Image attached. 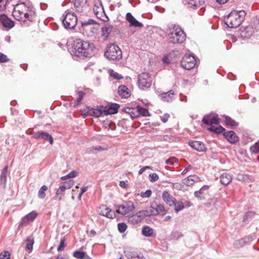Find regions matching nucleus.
I'll return each mask as SVG.
<instances>
[{
    "instance_id": "f257e3e1",
    "label": "nucleus",
    "mask_w": 259,
    "mask_h": 259,
    "mask_svg": "<svg viewBox=\"0 0 259 259\" xmlns=\"http://www.w3.org/2000/svg\"><path fill=\"white\" fill-rule=\"evenodd\" d=\"M12 15L16 20L23 22L28 20L32 22L34 20L36 13L30 2H21L14 6Z\"/></svg>"
},
{
    "instance_id": "f03ea898",
    "label": "nucleus",
    "mask_w": 259,
    "mask_h": 259,
    "mask_svg": "<svg viewBox=\"0 0 259 259\" xmlns=\"http://www.w3.org/2000/svg\"><path fill=\"white\" fill-rule=\"evenodd\" d=\"M93 44L88 41L76 38L72 45L73 52L78 57H87L90 51L92 50Z\"/></svg>"
},
{
    "instance_id": "7ed1b4c3",
    "label": "nucleus",
    "mask_w": 259,
    "mask_h": 259,
    "mask_svg": "<svg viewBox=\"0 0 259 259\" xmlns=\"http://www.w3.org/2000/svg\"><path fill=\"white\" fill-rule=\"evenodd\" d=\"M202 122L210 126L208 128V130L216 134H221L223 133L225 129L221 125L215 127L213 124H218L219 123L218 115L213 113H210L204 116Z\"/></svg>"
},
{
    "instance_id": "20e7f679",
    "label": "nucleus",
    "mask_w": 259,
    "mask_h": 259,
    "mask_svg": "<svg viewBox=\"0 0 259 259\" xmlns=\"http://www.w3.org/2000/svg\"><path fill=\"white\" fill-rule=\"evenodd\" d=\"M168 36L170 42L174 44H181L185 40L186 35L179 25H175L170 29Z\"/></svg>"
},
{
    "instance_id": "39448f33",
    "label": "nucleus",
    "mask_w": 259,
    "mask_h": 259,
    "mask_svg": "<svg viewBox=\"0 0 259 259\" xmlns=\"http://www.w3.org/2000/svg\"><path fill=\"white\" fill-rule=\"evenodd\" d=\"M242 11L234 10L224 17L225 23L230 28H237L242 23L243 20L241 13Z\"/></svg>"
},
{
    "instance_id": "423d86ee",
    "label": "nucleus",
    "mask_w": 259,
    "mask_h": 259,
    "mask_svg": "<svg viewBox=\"0 0 259 259\" xmlns=\"http://www.w3.org/2000/svg\"><path fill=\"white\" fill-rule=\"evenodd\" d=\"M104 56L109 60L118 61L122 58V52L117 44L114 43L107 48Z\"/></svg>"
},
{
    "instance_id": "0eeeda50",
    "label": "nucleus",
    "mask_w": 259,
    "mask_h": 259,
    "mask_svg": "<svg viewBox=\"0 0 259 259\" xmlns=\"http://www.w3.org/2000/svg\"><path fill=\"white\" fill-rule=\"evenodd\" d=\"M62 22L64 28L66 29H73L77 22V16L74 13L66 11L63 15Z\"/></svg>"
},
{
    "instance_id": "6e6552de",
    "label": "nucleus",
    "mask_w": 259,
    "mask_h": 259,
    "mask_svg": "<svg viewBox=\"0 0 259 259\" xmlns=\"http://www.w3.org/2000/svg\"><path fill=\"white\" fill-rule=\"evenodd\" d=\"M259 30V18L254 17L251 19L249 25L244 27V38L250 37L255 31Z\"/></svg>"
},
{
    "instance_id": "1a4fd4ad",
    "label": "nucleus",
    "mask_w": 259,
    "mask_h": 259,
    "mask_svg": "<svg viewBox=\"0 0 259 259\" xmlns=\"http://www.w3.org/2000/svg\"><path fill=\"white\" fill-rule=\"evenodd\" d=\"M152 80L148 73H142L138 76V86L141 90L148 89L151 85Z\"/></svg>"
},
{
    "instance_id": "9d476101",
    "label": "nucleus",
    "mask_w": 259,
    "mask_h": 259,
    "mask_svg": "<svg viewBox=\"0 0 259 259\" xmlns=\"http://www.w3.org/2000/svg\"><path fill=\"white\" fill-rule=\"evenodd\" d=\"M135 208V205L132 201H126L118 206L116 212L121 215H125L132 212Z\"/></svg>"
},
{
    "instance_id": "9b49d317",
    "label": "nucleus",
    "mask_w": 259,
    "mask_h": 259,
    "mask_svg": "<svg viewBox=\"0 0 259 259\" xmlns=\"http://www.w3.org/2000/svg\"><path fill=\"white\" fill-rule=\"evenodd\" d=\"M182 67L186 69L190 70L194 67L196 65V59L193 56L185 54L181 62Z\"/></svg>"
},
{
    "instance_id": "f8f14e48",
    "label": "nucleus",
    "mask_w": 259,
    "mask_h": 259,
    "mask_svg": "<svg viewBox=\"0 0 259 259\" xmlns=\"http://www.w3.org/2000/svg\"><path fill=\"white\" fill-rule=\"evenodd\" d=\"M124 253L128 259H145L141 252L130 247L124 248Z\"/></svg>"
},
{
    "instance_id": "ddd939ff",
    "label": "nucleus",
    "mask_w": 259,
    "mask_h": 259,
    "mask_svg": "<svg viewBox=\"0 0 259 259\" xmlns=\"http://www.w3.org/2000/svg\"><path fill=\"white\" fill-rule=\"evenodd\" d=\"M151 210H153L154 216L157 215H164L167 211L164 208V205L161 203H158L156 202H153L151 204Z\"/></svg>"
},
{
    "instance_id": "4468645a",
    "label": "nucleus",
    "mask_w": 259,
    "mask_h": 259,
    "mask_svg": "<svg viewBox=\"0 0 259 259\" xmlns=\"http://www.w3.org/2000/svg\"><path fill=\"white\" fill-rule=\"evenodd\" d=\"M33 137L34 139H41L49 141L50 144L51 145L53 144V139L52 136L49 133L42 131L34 133Z\"/></svg>"
},
{
    "instance_id": "2eb2a0df",
    "label": "nucleus",
    "mask_w": 259,
    "mask_h": 259,
    "mask_svg": "<svg viewBox=\"0 0 259 259\" xmlns=\"http://www.w3.org/2000/svg\"><path fill=\"white\" fill-rule=\"evenodd\" d=\"M98 213L100 215L105 216L109 219H113L116 215L115 212L106 205H103L100 207L98 210Z\"/></svg>"
},
{
    "instance_id": "dca6fc26",
    "label": "nucleus",
    "mask_w": 259,
    "mask_h": 259,
    "mask_svg": "<svg viewBox=\"0 0 259 259\" xmlns=\"http://www.w3.org/2000/svg\"><path fill=\"white\" fill-rule=\"evenodd\" d=\"M74 7L75 11L81 13L86 10L88 7L87 0H73Z\"/></svg>"
},
{
    "instance_id": "f3484780",
    "label": "nucleus",
    "mask_w": 259,
    "mask_h": 259,
    "mask_svg": "<svg viewBox=\"0 0 259 259\" xmlns=\"http://www.w3.org/2000/svg\"><path fill=\"white\" fill-rule=\"evenodd\" d=\"M74 185V182L72 180H69L64 183V185L60 186L57 189L56 194L61 196H64L65 191L66 189H70Z\"/></svg>"
},
{
    "instance_id": "a211bd4d",
    "label": "nucleus",
    "mask_w": 259,
    "mask_h": 259,
    "mask_svg": "<svg viewBox=\"0 0 259 259\" xmlns=\"http://www.w3.org/2000/svg\"><path fill=\"white\" fill-rule=\"evenodd\" d=\"M0 23L4 27L8 29H10L14 26V21L10 20L5 14L0 15Z\"/></svg>"
},
{
    "instance_id": "6ab92c4d",
    "label": "nucleus",
    "mask_w": 259,
    "mask_h": 259,
    "mask_svg": "<svg viewBox=\"0 0 259 259\" xmlns=\"http://www.w3.org/2000/svg\"><path fill=\"white\" fill-rule=\"evenodd\" d=\"M189 145L192 148L199 152H203L206 150L205 145L202 142L197 141H191L189 142Z\"/></svg>"
},
{
    "instance_id": "aec40b11",
    "label": "nucleus",
    "mask_w": 259,
    "mask_h": 259,
    "mask_svg": "<svg viewBox=\"0 0 259 259\" xmlns=\"http://www.w3.org/2000/svg\"><path fill=\"white\" fill-rule=\"evenodd\" d=\"M126 19L132 26L140 28L143 26V25L141 22L137 20L131 13L128 12L126 13Z\"/></svg>"
},
{
    "instance_id": "412c9836",
    "label": "nucleus",
    "mask_w": 259,
    "mask_h": 259,
    "mask_svg": "<svg viewBox=\"0 0 259 259\" xmlns=\"http://www.w3.org/2000/svg\"><path fill=\"white\" fill-rule=\"evenodd\" d=\"M183 3L189 7L196 9L199 7L204 3V1L200 0H183Z\"/></svg>"
},
{
    "instance_id": "4be33fe9",
    "label": "nucleus",
    "mask_w": 259,
    "mask_h": 259,
    "mask_svg": "<svg viewBox=\"0 0 259 259\" xmlns=\"http://www.w3.org/2000/svg\"><path fill=\"white\" fill-rule=\"evenodd\" d=\"M226 139L231 143H235L238 141V137L236 133L232 131L223 133Z\"/></svg>"
},
{
    "instance_id": "5701e85b",
    "label": "nucleus",
    "mask_w": 259,
    "mask_h": 259,
    "mask_svg": "<svg viewBox=\"0 0 259 259\" xmlns=\"http://www.w3.org/2000/svg\"><path fill=\"white\" fill-rule=\"evenodd\" d=\"M99 1V5L100 6L98 8L99 9V12L98 15H96V17L104 22H107L109 20V18L106 14L102 2L100 1Z\"/></svg>"
},
{
    "instance_id": "b1692460",
    "label": "nucleus",
    "mask_w": 259,
    "mask_h": 259,
    "mask_svg": "<svg viewBox=\"0 0 259 259\" xmlns=\"http://www.w3.org/2000/svg\"><path fill=\"white\" fill-rule=\"evenodd\" d=\"M184 184L188 186H192L195 182H200V178L197 175H193L188 176L184 179Z\"/></svg>"
},
{
    "instance_id": "393cba45",
    "label": "nucleus",
    "mask_w": 259,
    "mask_h": 259,
    "mask_svg": "<svg viewBox=\"0 0 259 259\" xmlns=\"http://www.w3.org/2000/svg\"><path fill=\"white\" fill-rule=\"evenodd\" d=\"M162 198L164 201L169 206L174 205L176 199L170 195L167 191H164L162 193Z\"/></svg>"
},
{
    "instance_id": "a878e982",
    "label": "nucleus",
    "mask_w": 259,
    "mask_h": 259,
    "mask_svg": "<svg viewBox=\"0 0 259 259\" xmlns=\"http://www.w3.org/2000/svg\"><path fill=\"white\" fill-rule=\"evenodd\" d=\"M119 105L118 104L114 103L110 106L107 109H104V115L116 114L118 112Z\"/></svg>"
},
{
    "instance_id": "bb28decb",
    "label": "nucleus",
    "mask_w": 259,
    "mask_h": 259,
    "mask_svg": "<svg viewBox=\"0 0 259 259\" xmlns=\"http://www.w3.org/2000/svg\"><path fill=\"white\" fill-rule=\"evenodd\" d=\"M118 92L122 98L127 99L131 96L128 88L124 85H120L118 87Z\"/></svg>"
},
{
    "instance_id": "cd10ccee",
    "label": "nucleus",
    "mask_w": 259,
    "mask_h": 259,
    "mask_svg": "<svg viewBox=\"0 0 259 259\" xmlns=\"http://www.w3.org/2000/svg\"><path fill=\"white\" fill-rule=\"evenodd\" d=\"M232 179V175L227 172H223L220 176V182L224 185H228Z\"/></svg>"
},
{
    "instance_id": "c85d7f7f",
    "label": "nucleus",
    "mask_w": 259,
    "mask_h": 259,
    "mask_svg": "<svg viewBox=\"0 0 259 259\" xmlns=\"http://www.w3.org/2000/svg\"><path fill=\"white\" fill-rule=\"evenodd\" d=\"M113 29L112 25L107 24L102 28V36L104 39H107Z\"/></svg>"
},
{
    "instance_id": "c756f323",
    "label": "nucleus",
    "mask_w": 259,
    "mask_h": 259,
    "mask_svg": "<svg viewBox=\"0 0 259 259\" xmlns=\"http://www.w3.org/2000/svg\"><path fill=\"white\" fill-rule=\"evenodd\" d=\"M174 92L172 90L161 94V97L164 101L171 102L174 99Z\"/></svg>"
},
{
    "instance_id": "7c9ffc66",
    "label": "nucleus",
    "mask_w": 259,
    "mask_h": 259,
    "mask_svg": "<svg viewBox=\"0 0 259 259\" xmlns=\"http://www.w3.org/2000/svg\"><path fill=\"white\" fill-rule=\"evenodd\" d=\"M154 214L153 210H151V206L147 209L140 210L137 212L138 217H140L141 220L144 217L154 215Z\"/></svg>"
},
{
    "instance_id": "2f4dec72",
    "label": "nucleus",
    "mask_w": 259,
    "mask_h": 259,
    "mask_svg": "<svg viewBox=\"0 0 259 259\" xmlns=\"http://www.w3.org/2000/svg\"><path fill=\"white\" fill-rule=\"evenodd\" d=\"M90 112H89V114H90L91 116L99 117L101 115H104V109H102L100 108H93L90 107Z\"/></svg>"
},
{
    "instance_id": "473e14b6",
    "label": "nucleus",
    "mask_w": 259,
    "mask_h": 259,
    "mask_svg": "<svg viewBox=\"0 0 259 259\" xmlns=\"http://www.w3.org/2000/svg\"><path fill=\"white\" fill-rule=\"evenodd\" d=\"M96 24V22L92 19H90L88 20L84 21L81 22V26L83 30H85L86 33L88 31V28L92 25Z\"/></svg>"
},
{
    "instance_id": "72a5a7b5",
    "label": "nucleus",
    "mask_w": 259,
    "mask_h": 259,
    "mask_svg": "<svg viewBox=\"0 0 259 259\" xmlns=\"http://www.w3.org/2000/svg\"><path fill=\"white\" fill-rule=\"evenodd\" d=\"M143 235L146 237L152 236L153 234V230L149 226H144L142 230Z\"/></svg>"
},
{
    "instance_id": "f704fd0d",
    "label": "nucleus",
    "mask_w": 259,
    "mask_h": 259,
    "mask_svg": "<svg viewBox=\"0 0 259 259\" xmlns=\"http://www.w3.org/2000/svg\"><path fill=\"white\" fill-rule=\"evenodd\" d=\"M8 167L7 165L5 166V167L2 169L1 174V180L0 182L1 184L6 185L7 181V175L8 172Z\"/></svg>"
},
{
    "instance_id": "c9c22d12",
    "label": "nucleus",
    "mask_w": 259,
    "mask_h": 259,
    "mask_svg": "<svg viewBox=\"0 0 259 259\" xmlns=\"http://www.w3.org/2000/svg\"><path fill=\"white\" fill-rule=\"evenodd\" d=\"M209 188V186L208 185L203 186L198 191L194 192V196L198 198L201 199V195L204 194V191H207Z\"/></svg>"
},
{
    "instance_id": "e433bc0d",
    "label": "nucleus",
    "mask_w": 259,
    "mask_h": 259,
    "mask_svg": "<svg viewBox=\"0 0 259 259\" xmlns=\"http://www.w3.org/2000/svg\"><path fill=\"white\" fill-rule=\"evenodd\" d=\"M137 110L138 113L143 116L147 117L150 116L149 111L146 108L141 107L140 106H137Z\"/></svg>"
},
{
    "instance_id": "4c0bfd02",
    "label": "nucleus",
    "mask_w": 259,
    "mask_h": 259,
    "mask_svg": "<svg viewBox=\"0 0 259 259\" xmlns=\"http://www.w3.org/2000/svg\"><path fill=\"white\" fill-rule=\"evenodd\" d=\"M175 206V210L176 212H179L184 208V203L180 201H176L175 200L174 205Z\"/></svg>"
},
{
    "instance_id": "58836bf2",
    "label": "nucleus",
    "mask_w": 259,
    "mask_h": 259,
    "mask_svg": "<svg viewBox=\"0 0 259 259\" xmlns=\"http://www.w3.org/2000/svg\"><path fill=\"white\" fill-rule=\"evenodd\" d=\"M182 232L179 231H172L170 235V240H178L183 236Z\"/></svg>"
},
{
    "instance_id": "ea45409f",
    "label": "nucleus",
    "mask_w": 259,
    "mask_h": 259,
    "mask_svg": "<svg viewBox=\"0 0 259 259\" xmlns=\"http://www.w3.org/2000/svg\"><path fill=\"white\" fill-rule=\"evenodd\" d=\"M84 95H85L84 93L82 91H78L77 92V98L74 103V107L79 105V104L81 103Z\"/></svg>"
},
{
    "instance_id": "a19ab883",
    "label": "nucleus",
    "mask_w": 259,
    "mask_h": 259,
    "mask_svg": "<svg viewBox=\"0 0 259 259\" xmlns=\"http://www.w3.org/2000/svg\"><path fill=\"white\" fill-rule=\"evenodd\" d=\"M48 190V187L46 185H43L39 190L38 192V197L40 199H44L46 197L45 191Z\"/></svg>"
},
{
    "instance_id": "79ce46f5",
    "label": "nucleus",
    "mask_w": 259,
    "mask_h": 259,
    "mask_svg": "<svg viewBox=\"0 0 259 259\" xmlns=\"http://www.w3.org/2000/svg\"><path fill=\"white\" fill-rule=\"evenodd\" d=\"M141 220V218L140 217H138L137 212L128 218V221L133 224H137L140 222Z\"/></svg>"
},
{
    "instance_id": "37998d69",
    "label": "nucleus",
    "mask_w": 259,
    "mask_h": 259,
    "mask_svg": "<svg viewBox=\"0 0 259 259\" xmlns=\"http://www.w3.org/2000/svg\"><path fill=\"white\" fill-rule=\"evenodd\" d=\"M97 28L92 25L88 28L87 34L89 36H93L97 34Z\"/></svg>"
},
{
    "instance_id": "c03bdc74",
    "label": "nucleus",
    "mask_w": 259,
    "mask_h": 259,
    "mask_svg": "<svg viewBox=\"0 0 259 259\" xmlns=\"http://www.w3.org/2000/svg\"><path fill=\"white\" fill-rule=\"evenodd\" d=\"M37 213L35 211H32L25 215V219L29 221H33L37 217Z\"/></svg>"
},
{
    "instance_id": "a18cd8bd",
    "label": "nucleus",
    "mask_w": 259,
    "mask_h": 259,
    "mask_svg": "<svg viewBox=\"0 0 259 259\" xmlns=\"http://www.w3.org/2000/svg\"><path fill=\"white\" fill-rule=\"evenodd\" d=\"M85 253L80 251H75L73 253V256L78 259H83L85 258Z\"/></svg>"
},
{
    "instance_id": "49530a36",
    "label": "nucleus",
    "mask_w": 259,
    "mask_h": 259,
    "mask_svg": "<svg viewBox=\"0 0 259 259\" xmlns=\"http://www.w3.org/2000/svg\"><path fill=\"white\" fill-rule=\"evenodd\" d=\"M225 122L227 125L230 126H236L237 125V122L228 116H225Z\"/></svg>"
},
{
    "instance_id": "de8ad7c7",
    "label": "nucleus",
    "mask_w": 259,
    "mask_h": 259,
    "mask_svg": "<svg viewBox=\"0 0 259 259\" xmlns=\"http://www.w3.org/2000/svg\"><path fill=\"white\" fill-rule=\"evenodd\" d=\"M26 248L29 250H31L33 248V244L34 243V241L33 239L29 237L27 238L26 240Z\"/></svg>"
},
{
    "instance_id": "09e8293b",
    "label": "nucleus",
    "mask_w": 259,
    "mask_h": 259,
    "mask_svg": "<svg viewBox=\"0 0 259 259\" xmlns=\"http://www.w3.org/2000/svg\"><path fill=\"white\" fill-rule=\"evenodd\" d=\"M110 75L113 78L117 79V80H119L120 79L123 78L122 76H121L120 74H118L117 72H115L113 70H111V71L110 72Z\"/></svg>"
},
{
    "instance_id": "8fccbe9b",
    "label": "nucleus",
    "mask_w": 259,
    "mask_h": 259,
    "mask_svg": "<svg viewBox=\"0 0 259 259\" xmlns=\"http://www.w3.org/2000/svg\"><path fill=\"white\" fill-rule=\"evenodd\" d=\"M117 228H118V231L120 233H123L126 231V230L127 229V226L124 223H120L118 224Z\"/></svg>"
},
{
    "instance_id": "3c124183",
    "label": "nucleus",
    "mask_w": 259,
    "mask_h": 259,
    "mask_svg": "<svg viewBox=\"0 0 259 259\" xmlns=\"http://www.w3.org/2000/svg\"><path fill=\"white\" fill-rule=\"evenodd\" d=\"M77 175V172L76 171H72L67 174L65 176H63L61 177V179L63 180H66L67 178H73L75 177Z\"/></svg>"
},
{
    "instance_id": "603ef678",
    "label": "nucleus",
    "mask_w": 259,
    "mask_h": 259,
    "mask_svg": "<svg viewBox=\"0 0 259 259\" xmlns=\"http://www.w3.org/2000/svg\"><path fill=\"white\" fill-rule=\"evenodd\" d=\"M255 216V212L253 211H248L246 213L245 218H244V222L246 221H249Z\"/></svg>"
},
{
    "instance_id": "864d4df0",
    "label": "nucleus",
    "mask_w": 259,
    "mask_h": 259,
    "mask_svg": "<svg viewBox=\"0 0 259 259\" xmlns=\"http://www.w3.org/2000/svg\"><path fill=\"white\" fill-rule=\"evenodd\" d=\"M250 150L251 152L253 153H259V141L252 146L250 147Z\"/></svg>"
},
{
    "instance_id": "5fc2aeb1",
    "label": "nucleus",
    "mask_w": 259,
    "mask_h": 259,
    "mask_svg": "<svg viewBox=\"0 0 259 259\" xmlns=\"http://www.w3.org/2000/svg\"><path fill=\"white\" fill-rule=\"evenodd\" d=\"M149 177V180L151 182H155L157 181L159 179L158 175L156 173L150 174Z\"/></svg>"
},
{
    "instance_id": "6e6d98bb",
    "label": "nucleus",
    "mask_w": 259,
    "mask_h": 259,
    "mask_svg": "<svg viewBox=\"0 0 259 259\" xmlns=\"http://www.w3.org/2000/svg\"><path fill=\"white\" fill-rule=\"evenodd\" d=\"M9 0H0V11H4L6 8V5Z\"/></svg>"
},
{
    "instance_id": "4d7b16f0",
    "label": "nucleus",
    "mask_w": 259,
    "mask_h": 259,
    "mask_svg": "<svg viewBox=\"0 0 259 259\" xmlns=\"http://www.w3.org/2000/svg\"><path fill=\"white\" fill-rule=\"evenodd\" d=\"M65 247V239L64 238H63V239H61L60 243L57 248V250L58 251H62L64 249Z\"/></svg>"
},
{
    "instance_id": "13d9d810",
    "label": "nucleus",
    "mask_w": 259,
    "mask_h": 259,
    "mask_svg": "<svg viewBox=\"0 0 259 259\" xmlns=\"http://www.w3.org/2000/svg\"><path fill=\"white\" fill-rule=\"evenodd\" d=\"M152 194V191L150 190H147L145 192H142L141 193V197L142 198H148Z\"/></svg>"
},
{
    "instance_id": "bf43d9fd",
    "label": "nucleus",
    "mask_w": 259,
    "mask_h": 259,
    "mask_svg": "<svg viewBox=\"0 0 259 259\" xmlns=\"http://www.w3.org/2000/svg\"><path fill=\"white\" fill-rule=\"evenodd\" d=\"M9 61V59L6 55L0 53V63H5Z\"/></svg>"
},
{
    "instance_id": "052dcab7",
    "label": "nucleus",
    "mask_w": 259,
    "mask_h": 259,
    "mask_svg": "<svg viewBox=\"0 0 259 259\" xmlns=\"http://www.w3.org/2000/svg\"><path fill=\"white\" fill-rule=\"evenodd\" d=\"M10 253L8 251H5L0 254V259H10Z\"/></svg>"
},
{
    "instance_id": "680f3d73",
    "label": "nucleus",
    "mask_w": 259,
    "mask_h": 259,
    "mask_svg": "<svg viewBox=\"0 0 259 259\" xmlns=\"http://www.w3.org/2000/svg\"><path fill=\"white\" fill-rule=\"evenodd\" d=\"M254 181V178L252 176L244 175V181L249 183Z\"/></svg>"
},
{
    "instance_id": "e2e57ef3",
    "label": "nucleus",
    "mask_w": 259,
    "mask_h": 259,
    "mask_svg": "<svg viewBox=\"0 0 259 259\" xmlns=\"http://www.w3.org/2000/svg\"><path fill=\"white\" fill-rule=\"evenodd\" d=\"M234 245L236 248H240L243 245V240L242 239H240L236 240L234 244Z\"/></svg>"
},
{
    "instance_id": "0e129e2a",
    "label": "nucleus",
    "mask_w": 259,
    "mask_h": 259,
    "mask_svg": "<svg viewBox=\"0 0 259 259\" xmlns=\"http://www.w3.org/2000/svg\"><path fill=\"white\" fill-rule=\"evenodd\" d=\"M176 161L177 159L175 157H172L169 159H166L165 161V163L167 164L172 165Z\"/></svg>"
},
{
    "instance_id": "69168bd1",
    "label": "nucleus",
    "mask_w": 259,
    "mask_h": 259,
    "mask_svg": "<svg viewBox=\"0 0 259 259\" xmlns=\"http://www.w3.org/2000/svg\"><path fill=\"white\" fill-rule=\"evenodd\" d=\"M171 61V59L168 56H164L162 58V62L164 64H168Z\"/></svg>"
},
{
    "instance_id": "338daca9",
    "label": "nucleus",
    "mask_w": 259,
    "mask_h": 259,
    "mask_svg": "<svg viewBox=\"0 0 259 259\" xmlns=\"http://www.w3.org/2000/svg\"><path fill=\"white\" fill-rule=\"evenodd\" d=\"M169 115L168 114H164L163 116H160L161 120L163 122L165 123L167 121Z\"/></svg>"
},
{
    "instance_id": "774afa93",
    "label": "nucleus",
    "mask_w": 259,
    "mask_h": 259,
    "mask_svg": "<svg viewBox=\"0 0 259 259\" xmlns=\"http://www.w3.org/2000/svg\"><path fill=\"white\" fill-rule=\"evenodd\" d=\"M89 112H90V107H87V110L85 111V112L81 113V115L83 118H85L88 116H91V115L89 114Z\"/></svg>"
}]
</instances>
